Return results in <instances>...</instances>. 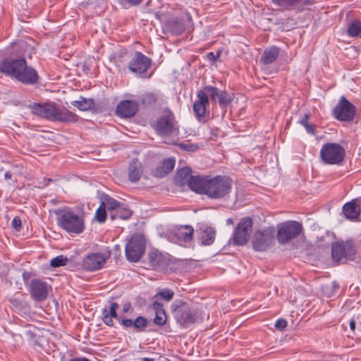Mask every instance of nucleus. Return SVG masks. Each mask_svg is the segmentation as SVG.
<instances>
[{"mask_svg":"<svg viewBox=\"0 0 361 361\" xmlns=\"http://www.w3.org/2000/svg\"><path fill=\"white\" fill-rule=\"evenodd\" d=\"M232 185V180L228 176H217L212 178L202 176L192 180L190 190L209 198L221 199L231 192Z\"/></svg>","mask_w":361,"mask_h":361,"instance_id":"1","label":"nucleus"},{"mask_svg":"<svg viewBox=\"0 0 361 361\" xmlns=\"http://www.w3.org/2000/svg\"><path fill=\"white\" fill-rule=\"evenodd\" d=\"M59 226L68 233L80 234L85 228L84 216L72 210H63L57 218Z\"/></svg>","mask_w":361,"mask_h":361,"instance_id":"2","label":"nucleus"},{"mask_svg":"<svg viewBox=\"0 0 361 361\" xmlns=\"http://www.w3.org/2000/svg\"><path fill=\"white\" fill-rule=\"evenodd\" d=\"M320 157L327 164H340L345 155L344 148L337 143H326L320 149Z\"/></svg>","mask_w":361,"mask_h":361,"instance_id":"3","label":"nucleus"},{"mask_svg":"<svg viewBox=\"0 0 361 361\" xmlns=\"http://www.w3.org/2000/svg\"><path fill=\"white\" fill-rule=\"evenodd\" d=\"M154 128L161 136L177 135L178 134V127L175 121L174 115L169 111H166L165 115L157 118L154 123Z\"/></svg>","mask_w":361,"mask_h":361,"instance_id":"4","label":"nucleus"},{"mask_svg":"<svg viewBox=\"0 0 361 361\" xmlns=\"http://www.w3.org/2000/svg\"><path fill=\"white\" fill-rule=\"evenodd\" d=\"M145 250V240L142 235L132 236L126 246V256L128 261L136 262L140 260Z\"/></svg>","mask_w":361,"mask_h":361,"instance_id":"5","label":"nucleus"},{"mask_svg":"<svg viewBox=\"0 0 361 361\" xmlns=\"http://www.w3.org/2000/svg\"><path fill=\"white\" fill-rule=\"evenodd\" d=\"M302 225L295 221H288L278 227L277 239L279 243L285 244L298 236L302 231Z\"/></svg>","mask_w":361,"mask_h":361,"instance_id":"6","label":"nucleus"},{"mask_svg":"<svg viewBox=\"0 0 361 361\" xmlns=\"http://www.w3.org/2000/svg\"><path fill=\"white\" fill-rule=\"evenodd\" d=\"M175 317L178 323L185 326L202 320L200 312L186 304L182 305L176 310Z\"/></svg>","mask_w":361,"mask_h":361,"instance_id":"7","label":"nucleus"},{"mask_svg":"<svg viewBox=\"0 0 361 361\" xmlns=\"http://www.w3.org/2000/svg\"><path fill=\"white\" fill-rule=\"evenodd\" d=\"M252 226L253 221L251 218H243L238 224L231 240L235 245H244L249 240Z\"/></svg>","mask_w":361,"mask_h":361,"instance_id":"8","label":"nucleus"},{"mask_svg":"<svg viewBox=\"0 0 361 361\" xmlns=\"http://www.w3.org/2000/svg\"><path fill=\"white\" fill-rule=\"evenodd\" d=\"M274 228L259 229L254 233L252 246L256 251H264L273 244L274 241Z\"/></svg>","mask_w":361,"mask_h":361,"instance_id":"9","label":"nucleus"},{"mask_svg":"<svg viewBox=\"0 0 361 361\" xmlns=\"http://www.w3.org/2000/svg\"><path fill=\"white\" fill-rule=\"evenodd\" d=\"M6 76L15 78L25 84H35L38 80L35 69H0Z\"/></svg>","mask_w":361,"mask_h":361,"instance_id":"10","label":"nucleus"},{"mask_svg":"<svg viewBox=\"0 0 361 361\" xmlns=\"http://www.w3.org/2000/svg\"><path fill=\"white\" fill-rule=\"evenodd\" d=\"M194 229L191 226H179L175 227L169 235V240L181 246H188L192 240Z\"/></svg>","mask_w":361,"mask_h":361,"instance_id":"11","label":"nucleus"},{"mask_svg":"<svg viewBox=\"0 0 361 361\" xmlns=\"http://www.w3.org/2000/svg\"><path fill=\"white\" fill-rule=\"evenodd\" d=\"M109 257V253L92 252L82 260V267L87 271H96L102 269Z\"/></svg>","mask_w":361,"mask_h":361,"instance_id":"12","label":"nucleus"},{"mask_svg":"<svg viewBox=\"0 0 361 361\" xmlns=\"http://www.w3.org/2000/svg\"><path fill=\"white\" fill-rule=\"evenodd\" d=\"M355 109L344 97H342L339 103L334 109L335 117L340 121H350L355 115Z\"/></svg>","mask_w":361,"mask_h":361,"instance_id":"13","label":"nucleus"},{"mask_svg":"<svg viewBox=\"0 0 361 361\" xmlns=\"http://www.w3.org/2000/svg\"><path fill=\"white\" fill-rule=\"evenodd\" d=\"M204 91L214 102H218L220 106H228L233 99V94H228L226 91L219 90L213 86H206Z\"/></svg>","mask_w":361,"mask_h":361,"instance_id":"14","label":"nucleus"},{"mask_svg":"<svg viewBox=\"0 0 361 361\" xmlns=\"http://www.w3.org/2000/svg\"><path fill=\"white\" fill-rule=\"evenodd\" d=\"M139 103L135 100H123L116 106V114L122 118H131L138 111Z\"/></svg>","mask_w":361,"mask_h":361,"instance_id":"15","label":"nucleus"},{"mask_svg":"<svg viewBox=\"0 0 361 361\" xmlns=\"http://www.w3.org/2000/svg\"><path fill=\"white\" fill-rule=\"evenodd\" d=\"M25 55L24 54L23 56H18L11 54L6 56L3 52H0V59H2L1 68H30L27 63Z\"/></svg>","mask_w":361,"mask_h":361,"instance_id":"16","label":"nucleus"},{"mask_svg":"<svg viewBox=\"0 0 361 361\" xmlns=\"http://www.w3.org/2000/svg\"><path fill=\"white\" fill-rule=\"evenodd\" d=\"M32 112L38 116L54 121L56 106L54 103H47L44 104H34L32 107Z\"/></svg>","mask_w":361,"mask_h":361,"instance_id":"17","label":"nucleus"},{"mask_svg":"<svg viewBox=\"0 0 361 361\" xmlns=\"http://www.w3.org/2000/svg\"><path fill=\"white\" fill-rule=\"evenodd\" d=\"M30 295L37 302L44 300L48 295L47 283L41 280L32 281L30 283Z\"/></svg>","mask_w":361,"mask_h":361,"instance_id":"18","label":"nucleus"},{"mask_svg":"<svg viewBox=\"0 0 361 361\" xmlns=\"http://www.w3.org/2000/svg\"><path fill=\"white\" fill-rule=\"evenodd\" d=\"M351 250V245L348 243H335L331 247L332 258L336 262H340L350 255Z\"/></svg>","mask_w":361,"mask_h":361,"instance_id":"19","label":"nucleus"},{"mask_svg":"<svg viewBox=\"0 0 361 361\" xmlns=\"http://www.w3.org/2000/svg\"><path fill=\"white\" fill-rule=\"evenodd\" d=\"M197 97V99L193 104V111L197 118L200 119L205 114L206 107L209 105V99L204 90L199 91Z\"/></svg>","mask_w":361,"mask_h":361,"instance_id":"20","label":"nucleus"},{"mask_svg":"<svg viewBox=\"0 0 361 361\" xmlns=\"http://www.w3.org/2000/svg\"><path fill=\"white\" fill-rule=\"evenodd\" d=\"M343 212L348 219H357L361 214V197L345 203L343 207Z\"/></svg>","mask_w":361,"mask_h":361,"instance_id":"21","label":"nucleus"},{"mask_svg":"<svg viewBox=\"0 0 361 361\" xmlns=\"http://www.w3.org/2000/svg\"><path fill=\"white\" fill-rule=\"evenodd\" d=\"M121 324L124 328H133L135 332H142L148 325L147 318L139 316L135 319L121 317Z\"/></svg>","mask_w":361,"mask_h":361,"instance_id":"22","label":"nucleus"},{"mask_svg":"<svg viewBox=\"0 0 361 361\" xmlns=\"http://www.w3.org/2000/svg\"><path fill=\"white\" fill-rule=\"evenodd\" d=\"M78 116L73 112L65 109L56 106L54 121L59 122H77Z\"/></svg>","mask_w":361,"mask_h":361,"instance_id":"23","label":"nucleus"},{"mask_svg":"<svg viewBox=\"0 0 361 361\" xmlns=\"http://www.w3.org/2000/svg\"><path fill=\"white\" fill-rule=\"evenodd\" d=\"M196 178H202V176H192L190 168L183 167L178 171L176 180L180 185H184L187 184L190 188V182Z\"/></svg>","mask_w":361,"mask_h":361,"instance_id":"24","label":"nucleus"},{"mask_svg":"<svg viewBox=\"0 0 361 361\" xmlns=\"http://www.w3.org/2000/svg\"><path fill=\"white\" fill-rule=\"evenodd\" d=\"M118 308V305L116 302H111L109 308H104L103 310V322L109 326H114V319H118V316L116 310Z\"/></svg>","mask_w":361,"mask_h":361,"instance_id":"25","label":"nucleus"},{"mask_svg":"<svg viewBox=\"0 0 361 361\" xmlns=\"http://www.w3.org/2000/svg\"><path fill=\"white\" fill-rule=\"evenodd\" d=\"M152 60L140 51H136L128 68H149Z\"/></svg>","mask_w":361,"mask_h":361,"instance_id":"26","label":"nucleus"},{"mask_svg":"<svg viewBox=\"0 0 361 361\" xmlns=\"http://www.w3.org/2000/svg\"><path fill=\"white\" fill-rule=\"evenodd\" d=\"M152 307L155 312L154 323L158 326H164L166 322L167 317L162 303L158 301L153 302Z\"/></svg>","mask_w":361,"mask_h":361,"instance_id":"27","label":"nucleus"},{"mask_svg":"<svg viewBox=\"0 0 361 361\" xmlns=\"http://www.w3.org/2000/svg\"><path fill=\"white\" fill-rule=\"evenodd\" d=\"M142 164L137 159H133L128 169V178L131 182L137 181L142 175Z\"/></svg>","mask_w":361,"mask_h":361,"instance_id":"28","label":"nucleus"},{"mask_svg":"<svg viewBox=\"0 0 361 361\" xmlns=\"http://www.w3.org/2000/svg\"><path fill=\"white\" fill-rule=\"evenodd\" d=\"M175 164L176 160L174 158H168L164 160L160 166L157 169L155 175L157 177H164L173 169Z\"/></svg>","mask_w":361,"mask_h":361,"instance_id":"29","label":"nucleus"},{"mask_svg":"<svg viewBox=\"0 0 361 361\" xmlns=\"http://www.w3.org/2000/svg\"><path fill=\"white\" fill-rule=\"evenodd\" d=\"M304 0H272L274 5L281 9H298L302 6Z\"/></svg>","mask_w":361,"mask_h":361,"instance_id":"30","label":"nucleus"},{"mask_svg":"<svg viewBox=\"0 0 361 361\" xmlns=\"http://www.w3.org/2000/svg\"><path fill=\"white\" fill-rule=\"evenodd\" d=\"M280 50L276 47H271L264 50L261 58L262 61L264 64H269L274 62L279 55Z\"/></svg>","mask_w":361,"mask_h":361,"instance_id":"31","label":"nucleus"},{"mask_svg":"<svg viewBox=\"0 0 361 361\" xmlns=\"http://www.w3.org/2000/svg\"><path fill=\"white\" fill-rule=\"evenodd\" d=\"M71 104L80 111H88L94 107V101L92 99H86L81 97L78 100L71 102Z\"/></svg>","mask_w":361,"mask_h":361,"instance_id":"32","label":"nucleus"},{"mask_svg":"<svg viewBox=\"0 0 361 361\" xmlns=\"http://www.w3.org/2000/svg\"><path fill=\"white\" fill-rule=\"evenodd\" d=\"M202 230V243L204 245H209L212 244L215 240L216 235L214 229L210 226H205Z\"/></svg>","mask_w":361,"mask_h":361,"instance_id":"33","label":"nucleus"},{"mask_svg":"<svg viewBox=\"0 0 361 361\" xmlns=\"http://www.w3.org/2000/svg\"><path fill=\"white\" fill-rule=\"evenodd\" d=\"M149 262L154 269L164 267L165 262L162 255L157 251H152L148 255Z\"/></svg>","mask_w":361,"mask_h":361,"instance_id":"34","label":"nucleus"},{"mask_svg":"<svg viewBox=\"0 0 361 361\" xmlns=\"http://www.w3.org/2000/svg\"><path fill=\"white\" fill-rule=\"evenodd\" d=\"M132 215L131 210L126 206L120 204L114 213H111V219H127Z\"/></svg>","mask_w":361,"mask_h":361,"instance_id":"35","label":"nucleus"},{"mask_svg":"<svg viewBox=\"0 0 361 361\" xmlns=\"http://www.w3.org/2000/svg\"><path fill=\"white\" fill-rule=\"evenodd\" d=\"M120 204L121 203L118 201L106 195H103L101 198V204L106 210L107 209L111 212V213H114Z\"/></svg>","mask_w":361,"mask_h":361,"instance_id":"36","label":"nucleus"},{"mask_svg":"<svg viewBox=\"0 0 361 361\" xmlns=\"http://www.w3.org/2000/svg\"><path fill=\"white\" fill-rule=\"evenodd\" d=\"M174 295V292L168 288H164L158 292L156 295H154L152 298L153 302L158 301L159 299L164 300L167 302L171 301Z\"/></svg>","mask_w":361,"mask_h":361,"instance_id":"37","label":"nucleus"},{"mask_svg":"<svg viewBox=\"0 0 361 361\" xmlns=\"http://www.w3.org/2000/svg\"><path fill=\"white\" fill-rule=\"evenodd\" d=\"M226 55V51L224 50V48L218 49L215 53L214 52H209L206 55L207 59L209 61H222Z\"/></svg>","mask_w":361,"mask_h":361,"instance_id":"38","label":"nucleus"},{"mask_svg":"<svg viewBox=\"0 0 361 361\" xmlns=\"http://www.w3.org/2000/svg\"><path fill=\"white\" fill-rule=\"evenodd\" d=\"M348 33L350 37H357L361 33V23L358 21H353L350 23Z\"/></svg>","mask_w":361,"mask_h":361,"instance_id":"39","label":"nucleus"},{"mask_svg":"<svg viewBox=\"0 0 361 361\" xmlns=\"http://www.w3.org/2000/svg\"><path fill=\"white\" fill-rule=\"evenodd\" d=\"M106 209L100 204L99 207L97 208L94 219L100 224L104 223L106 221Z\"/></svg>","mask_w":361,"mask_h":361,"instance_id":"40","label":"nucleus"},{"mask_svg":"<svg viewBox=\"0 0 361 361\" xmlns=\"http://www.w3.org/2000/svg\"><path fill=\"white\" fill-rule=\"evenodd\" d=\"M68 259L66 257L59 255L51 260L50 265L54 268L59 267L66 265Z\"/></svg>","mask_w":361,"mask_h":361,"instance_id":"41","label":"nucleus"},{"mask_svg":"<svg viewBox=\"0 0 361 361\" xmlns=\"http://www.w3.org/2000/svg\"><path fill=\"white\" fill-rule=\"evenodd\" d=\"M149 69H130V71L135 74L139 78H149L151 77V75L153 74V71H151L149 73L147 72Z\"/></svg>","mask_w":361,"mask_h":361,"instance_id":"42","label":"nucleus"},{"mask_svg":"<svg viewBox=\"0 0 361 361\" xmlns=\"http://www.w3.org/2000/svg\"><path fill=\"white\" fill-rule=\"evenodd\" d=\"M179 147L180 149L187 152H195L198 149V145L193 143H180Z\"/></svg>","mask_w":361,"mask_h":361,"instance_id":"43","label":"nucleus"},{"mask_svg":"<svg viewBox=\"0 0 361 361\" xmlns=\"http://www.w3.org/2000/svg\"><path fill=\"white\" fill-rule=\"evenodd\" d=\"M22 221L20 217L16 216L12 222H11V226L16 231H19L21 228Z\"/></svg>","mask_w":361,"mask_h":361,"instance_id":"44","label":"nucleus"},{"mask_svg":"<svg viewBox=\"0 0 361 361\" xmlns=\"http://www.w3.org/2000/svg\"><path fill=\"white\" fill-rule=\"evenodd\" d=\"M275 327L279 330L284 329L287 326V322L286 319H279L275 323Z\"/></svg>","mask_w":361,"mask_h":361,"instance_id":"45","label":"nucleus"},{"mask_svg":"<svg viewBox=\"0 0 361 361\" xmlns=\"http://www.w3.org/2000/svg\"><path fill=\"white\" fill-rule=\"evenodd\" d=\"M304 128H305V130L308 134H310V135L315 134L314 126L308 124L307 126H305Z\"/></svg>","mask_w":361,"mask_h":361,"instance_id":"46","label":"nucleus"},{"mask_svg":"<svg viewBox=\"0 0 361 361\" xmlns=\"http://www.w3.org/2000/svg\"><path fill=\"white\" fill-rule=\"evenodd\" d=\"M309 115L308 114H305V116L300 120L299 123L303 126L304 127L305 126H307L309 123H308V120H309Z\"/></svg>","mask_w":361,"mask_h":361,"instance_id":"47","label":"nucleus"},{"mask_svg":"<svg viewBox=\"0 0 361 361\" xmlns=\"http://www.w3.org/2000/svg\"><path fill=\"white\" fill-rule=\"evenodd\" d=\"M68 361H91V360H90L87 358L84 357H78L71 358Z\"/></svg>","mask_w":361,"mask_h":361,"instance_id":"48","label":"nucleus"},{"mask_svg":"<svg viewBox=\"0 0 361 361\" xmlns=\"http://www.w3.org/2000/svg\"><path fill=\"white\" fill-rule=\"evenodd\" d=\"M128 3L131 5H137L142 2V0H126Z\"/></svg>","mask_w":361,"mask_h":361,"instance_id":"49","label":"nucleus"},{"mask_svg":"<svg viewBox=\"0 0 361 361\" xmlns=\"http://www.w3.org/2000/svg\"><path fill=\"white\" fill-rule=\"evenodd\" d=\"M130 308V303H126L123 306V312H127L129 311Z\"/></svg>","mask_w":361,"mask_h":361,"instance_id":"50","label":"nucleus"},{"mask_svg":"<svg viewBox=\"0 0 361 361\" xmlns=\"http://www.w3.org/2000/svg\"><path fill=\"white\" fill-rule=\"evenodd\" d=\"M12 177V173L10 172V171H6L5 173H4V178L5 179L8 180V179H11Z\"/></svg>","mask_w":361,"mask_h":361,"instance_id":"51","label":"nucleus"},{"mask_svg":"<svg viewBox=\"0 0 361 361\" xmlns=\"http://www.w3.org/2000/svg\"><path fill=\"white\" fill-rule=\"evenodd\" d=\"M350 328L352 331H355V322L353 320L350 321Z\"/></svg>","mask_w":361,"mask_h":361,"instance_id":"52","label":"nucleus"},{"mask_svg":"<svg viewBox=\"0 0 361 361\" xmlns=\"http://www.w3.org/2000/svg\"><path fill=\"white\" fill-rule=\"evenodd\" d=\"M137 361H154V360L148 357H142L138 360Z\"/></svg>","mask_w":361,"mask_h":361,"instance_id":"53","label":"nucleus"},{"mask_svg":"<svg viewBox=\"0 0 361 361\" xmlns=\"http://www.w3.org/2000/svg\"><path fill=\"white\" fill-rule=\"evenodd\" d=\"M226 224H227L228 225L233 224V219H228L226 220Z\"/></svg>","mask_w":361,"mask_h":361,"instance_id":"54","label":"nucleus"},{"mask_svg":"<svg viewBox=\"0 0 361 361\" xmlns=\"http://www.w3.org/2000/svg\"><path fill=\"white\" fill-rule=\"evenodd\" d=\"M214 65H215L216 66H219V64H217V63H216V64H214Z\"/></svg>","mask_w":361,"mask_h":361,"instance_id":"55","label":"nucleus"}]
</instances>
